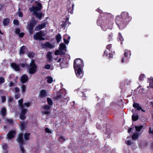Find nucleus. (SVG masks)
Wrapping results in <instances>:
<instances>
[{
  "mask_svg": "<svg viewBox=\"0 0 153 153\" xmlns=\"http://www.w3.org/2000/svg\"><path fill=\"white\" fill-rule=\"evenodd\" d=\"M131 17L126 12H122L120 16L116 17L115 22L119 29L122 30L125 28L131 20Z\"/></svg>",
  "mask_w": 153,
  "mask_h": 153,
  "instance_id": "obj_1",
  "label": "nucleus"
},
{
  "mask_svg": "<svg viewBox=\"0 0 153 153\" xmlns=\"http://www.w3.org/2000/svg\"><path fill=\"white\" fill-rule=\"evenodd\" d=\"M97 25L100 26L102 30L104 31H106L107 28H110L112 25L111 21L107 18L102 19L100 18L97 21Z\"/></svg>",
  "mask_w": 153,
  "mask_h": 153,
  "instance_id": "obj_2",
  "label": "nucleus"
},
{
  "mask_svg": "<svg viewBox=\"0 0 153 153\" xmlns=\"http://www.w3.org/2000/svg\"><path fill=\"white\" fill-rule=\"evenodd\" d=\"M42 8V6L40 3H38L37 6H33L29 8V10L30 12H33V14L35 15L36 17L38 19L40 20L43 17V13L42 12L38 13V11H40Z\"/></svg>",
  "mask_w": 153,
  "mask_h": 153,
  "instance_id": "obj_3",
  "label": "nucleus"
},
{
  "mask_svg": "<svg viewBox=\"0 0 153 153\" xmlns=\"http://www.w3.org/2000/svg\"><path fill=\"white\" fill-rule=\"evenodd\" d=\"M84 66V63L82 59L80 58L75 59L74 62V69L82 68Z\"/></svg>",
  "mask_w": 153,
  "mask_h": 153,
  "instance_id": "obj_4",
  "label": "nucleus"
},
{
  "mask_svg": "<svg viewBox=\"0 0 153 153\" xmlns=\"http://www.w3.org/2000/svg\"><path fill=\"white\" fill-rule=\"evenodd\" d=\"M29 73L30 74H34L37 71V66L34 60L32 59L29 66Z\"/></svg>",
  "mask_w": 153,
  "mask_h": 153,
  "instance_id": "obj_5",
  "label": "nucleus"
},
{
  "mask_svg": "<svg viewBox=\"0 0 153 153\" xmlns=\"http://www.w3.org/2000/svg\"><path fill=\"white\" fill-rule=\"evenodd\" d=\"M45 36L44 31L40 30L35 34L33 36V37L36 40H44L45 39L44 37Z\"/></svg>",
  "mask_w": 153,
  "mask_h": 153,
  "instance_id": "obj_6",
  "label": "nucleus"
},
{
  "mask_svg": "<svg viewBox=\"0 0 153 153\" xmlns=\"http://www.w3.org/2000/svg\"><path fill=\"white\" fill-rule=\"evenodd\" d=\"M37 22L34 19H32L30 22L29 24L28 25L27 28L30 34L32 35L34 32L33 28L36 25Z\"/></svg>",
  "mask_w": 153,
  "mask_h": 153,
  "instance_id": "obj_7",
  "label": "nucleus"
},
{
  "mask_svg": "<svg viewBox=\"0 0 153 153\" xmlns=\"http://www.w3.org/2000/svg\"><path fill=\"white\" fill-rule=\"evenodd\" d=\"M124 55L125 57L122 58L121 62H124V59H125V62H127L128 59L130 58L131 55V52L130 51L127 49H126L124 51Z\"/></svg>",
  "mask_w": 153,
  "mask_h": 153,
  "instance_id": "obj_8",
  "label": "nucleus"
},
{
  "mask_svg": "<svg viewBox=\"0 0 153 153\" xmlns=\"http://www.w3.org/2000/svg\"><path fill=\"white\" fill-rule=\"evenodd\" d=\"M75 72L77 77L79 78H81L83 76V72L82 68L74 69Z\"/></svg>",
  "mask_w": 153,
  "mask_h": 153,
  "instance_id": "obj_9",
  "label": "nucleus"
},
{
  "mask_svg": "<svg viewBox=\"0 0 153 153\" xmlns=\"http://www.w3.org/2000/svg\"><path fill=\"white\" fill-rule=\"evenodd\" d=\"M23 137V134L22 133L19 134L18 135L17 141L19 145L24 143Z\"/></svg>",
  "mask_w": 153,
  "mask_h": 153,
  "instance_id": "obj_10",
  "label": "nucleus"
},
{
  "mask_svg": "<svg viewBox=\"0 0 153 153\" xmlns=\"http://www.w3.org/2000/svg\"><path fill=\"white\" fill-rule=\"evenodd\" d=\"M74 6V4L73 2L71 3V2H70L69 4H68L67 6V8L69 12L71 14H72L73 13Z\"/></svg>",
  "mask_w": 153,
  "mask_h": 153,
  "instance_id": "obj_11",
  "label": "nucleus"
},
{
  "mask_svg": "<svg viewBox=\"0 0 153 153\" xmlns=\"http://www.w3.org/2000/svg\"><path fill=\"white\" fill-rule=\"evenodd\" d=\"M16 134V132L14 130L10 131L7 134L8 139H11L14 138Z\"/></svg>",
  "mask_w": 153,
  "mask_h": 153,
  "instance_id": "obj_12",
  "label": "nucleus"
},
{
  "mask_svg": "<svg viewBox=\"0 0 153 153\" xmlns=\"http://www.w3.org/2000/svg\"><path fill=\"white\" fill-rule=\"evenodd\" d=\"M46 24L47 23L46 22H45L41 24H39L35 27V30L36 31H39L42 28H44L45 27Z\"/></svg>",
  "mask_w": 153,
  "mask_h": 153,
  "instance_id": "obj_13",
  "label": "nucleus"
},
{
  "mask_svg": "<svg viewBox=\"0 0 153 153\" xmlns=\"http://www.w3.org/2000/svg\"><path fill=\"white\" fill-rule=\"evenodd\" d=\"M11 67L16 71H20V68L18 64L13 62L11 64Z\"/></svg>",
  "mask_w": 153,
  "mask_h": 153,
  "instance_id": "obj_14",
  "label": "nucleus"
},
{
  "mask_svg": "<svg viewBox=\"0 0 153 153\" xmlns=\"http://www.w3.org/2000/svg\"><path fill=\"white\" fill-rule=\"evenodd\" d=\"M44 108L45 110L44 113L46 115L49 114L50 113L49 111L51 108L50 106L47 105H45L44 106Z\"/></svg>",
  "mask_w": 153,
  "mask_h": 153,
  "instance_id": "obj_15",
  "label": "nucleus"
},
{
  "mask_svg": "<svg viewBox=\"0 0 153 153\" xmlns=\"http://www.w3.org/2000/svg\"><path fill=\"white\" fill-rule=\"evenodd\" d=\"M28 79V76L26 74L22 75L21 77V81L22 84H24L26 82Z\"/></svg>",
  "mask_w": 153,
  "mask_h": 153,
  "instance_id": "obj_16",
  "label": "nucleus"
},
{
  "mask_svg": "<svg viewBox=\"0 0 153 153\" xmlns=\"http://www.w3.org/2000/svg\"><path fill=\"white\" fill-rule=\"evenodd\" d=\"M47 95V92L45 90H40L39 96L41 97L44 98L46 97Z\"/></svg>",
  "mask_w": 153,
  "mask_h": 153,
  "instance_id": "obj_17",
  "label": "nucleus"
},
{
  "mask_svg": "<svg viewBox=\"0 0 153 153\" xmlns=\"http://www.w3.org/2000/svg\"><path fill=\"white\" fill-rule=\"evenodd\" d=\"M66 46L63 43H61L59 45V49L61 53H62V54H65V53L62 51L66 48Z\"/></svg>",
  "mask_w": 153,
  "mask_h": 153,
  "instance_id": "obj_18",
  "label": "nucleus"
},
{
  "mask_svg": "<svg viewBox=\"0 0 153 153\" xmlns=\"http://www.w3.org/2000/svg\"><path fill=\"white\" fill-rule=\"evenodd\" d=\"M10 19L8 18L4 19L3 21V24L4 26L8 25L10 23Z\"/></svg>",
  "mask_w": 153,
  "mask_h": 153,
  "instance_id": "obj_19",
  "label": "nucleus"
},
{
  "mask_svg": "<svg viewBox=\"0 0 153 153\" xmlns=\"http://www.w3.org/2000/svg\"><path fill=\"white\" fill-rule=\"evenodd\" d=\"M44 47L45 48L46 47H48L51 49L53 47V45H52L48 42H46L44 44Z\"/></svg>",
  "mask_w": 153,
  "mask_h": 153,
  "instance_id": "obj_20",
  "label": "nucleus"
},
{
  "mask_svg": "<svg viewBox=\"0 0 153 153\" xmlns=\"http://www.w3.org/2000/svg\"><path fill=\"white\" fill-rule=\"evenodd\" d=\"M62 96L59 92H58L56 96L54 97V99L55 100H59L62 98Z\"/></svg>",
  "mask_w": 153,
  "mask_h": 153,
  "instance_id": "obj_21",
  "label": "nucleus"
},
{
  "mask_svg": "<svg viewBox=\"0 0 153 153\" xmlns=\"http://www.w3.org/2000/svg\"><path fill=\"white\" fill-rule=\"evenodd\" d=\"M139 136V134L138 133L136 132L133 134L131 136L132 139L133 140H136L137 139Z\"/></svg>",
  "mask_w": 153,
  "mask_h": 153,
  "instance_id": "obj_22",
  "label": "nucleus"
},
{
  "mask_svg": "<svg viewBox=\"0 0 153 153\" xmlns=\"http://www.w3.org/2000/svg\"><path fill=\"white\" fill-rule=\"evenodd\" d=\"M133 106L138 110L139 111L141 109V107L139 105V104L138 103H134L133 104Z\"/></svg>",
  "mask_w": 153,
  "mask_h": 153,
  "instance_id": "obj_23",
  "label": "nucleus"
},
{
  "mask_svg": "<svg viewBox=\"0 0 153 153\" xmlns=\"http://www.w3.org/2000/svg\"><path fill=\"white\" fill-rule=\"evenodd\" d=\"M108 57L111 58H112L113 57V54L111 53H108V52L106 50H105L104 52L103 55H105L106 56H108Z\"/></svg>",
  "mask_w": 153,
  "mask_h": 153,
  "instance_id": "obj_24",
  "label": "nucleus"
},
{
  "mask_svg": "<svg viewBox=\"0 0 153 153\" xmlns=\"http://www.w3.org/2000/svg\"><path fill=\"white\" fill-rule=\"evenodd\" d=\"M118 41H120L121 42V44H122L123 43L122 42L124 41L123 37L122 36L121 33H118Z\"/></svg>",
  "mask_w": 153,
  "mask_h": 153,
  "instance_id": "obj_25",
  "label": "nucleus"
},
{
  "mask_svg": "<svg viewBox=\"0 0 153 153\" xmlns=\"http://www.w3.org/2000/svg\"><path fill=\"white\" fill-rule=\"evenodd\" d=\"M46 56L49 61H51L52 59V52L50 51L48 52L47 53Z\"/></svg>",
  "mask_w": 153,
  "mask_h": 153,
  "instance_id": "obj_26",
  "label": "nucleus"
},
{
  "mask_svg": "<svg viewBox=\"0 0 153 153\" xmlns=\"http://www.w3.org/2000/svg\"><path fill=\"white\" fill-rule=\"evenodd\" d=\"M6 109L5 107H3L1 109V114L2 116H4L6 113Z\"/></svg>",
  "mask_w": 153,
  "mask_h": 153,
  "instance_id": "obj_27",
  "label": "nucleus"
},
{
  "mask_svg": "<svg viewBox=\"0 0 153 153\" xmlns=\"http://www.w3.org/2000/svg\"><path fill=\"white\" fill-rule=\"evenodd\" d=\"M26 47L25 46H23L21 47L19 51V53L20 54H24L25 51V48Z\"/></svg>",
  "mask_w": 153,
  "mask_h": 153,
  "instance_id": "obj_28",
  "label": "nucleus"
},
{
  "mask_svg": "<svg viewBox=\"0 0 153 153\" xmlns=\"http://www.w3.org/2000/svg\"><path fill=\"white\" fill-rule=\"evenodd\" d=\"M23 99H21L18 101L19 104L20 106V108H24V105L23 104Z\"/></svg>",
  "mask_w": 153,
  "mask_h": 153,
  "instance_id": "obj_29",
  "label": "nucleus"
},
{
  "mask_svg": "<svg viewBox=\"0 0 153 153\" xmlns=\"http://www.w3.org/2000/svg\"><path fill=\"white\" fill-rule=\"evenodd\" d=\"M62 39L61 35L59 33L56 36V40L57 43L59 42Z\"/></svg>",
  "mask_w": 153,
  "mask_h": 153,
  "instance_id": "obj_30",
  "label": "nucleus"
},
{
  "mask_svg": "<svg viewBox=\"0 0 153 153\" xmlns=\"http://www.w3.org/2000/svg\"><path fill=\"white\" fill-rule=\"evenodd\" d=\"M35 53L33 51H30L28 53L27 55L30 58H33L35 56Z\"/></svg>",
  "mask_w": 153,
  "mask_h": 153,
  "instance_id": "obj_31",
  "label": "nucleus"
},
{
  "mask_svg": "<svg viewBox=\"0 0 153 153\" xmlns=\"http://www.w3.org/2000/svg\"><path fill=\"white\" fill-rule=\"evenodd\" d=\"M62 24L61 25V27L62 28H64V29L65 28V26L68 25V24L67 22H66L65 21H64V20L62 22Z\"/></svg>",
  "mask_w": 153,
  "mask_h": 153,
  "instance_id": "obj_32",
  "label": "nucleus"
},
{
  "mask_svg": "<svg viewBox=\"0 0 153 153\" xmlns=\"http://www.w3.org/2000/svg\"><path fill=\"white\" fill-rule=\"evenodd\" d=\"M30 133H25L24 135V139L25 140H28L30 138Z\"/></svg>",
  "mask_w": 153,
  "mask_h": 153,
  "instance_id": "obj_33",
  "label": "nucleus"
},
{
  "mask_svg": "<svg viewBox=\"0 0 153 153\" xmlns=\"http://www.w3.org/2000/svg\"><path fill=\"white\" fill-rule=\"evenodd\" d=\"M143 126H135V128L136 129V131L137 132H140L141 129L143 128Z\"/></svg>",
  "mask_w": 153,
  "mask_h": 153,
  "instance_id": "obj_34",
  "label": "nucleus"
},
{
  "mask_svg": "<svg viewBox=\"0 0 153 153\" xmlns=\"http://www.w3.org/2000/svg\"><path fill=\"white\" fill-rule=\"evenodd\" d=\"M47 82L48 83H51L53 81V78L51 76H48L46 77Z\"/></svg>",
  "mask_w": 153,
  "mask_h": 153,
  "instance_id": "obj_35",
  "label": "nucleus"
},
{
  "mask_svg": "<svg viewBox=\"0 0 153 153\" xmlns=\"http://www.w3.org/2000/svg\"><path fill=\"white\" fill-rule=\"evenodd\" d=\"M139 117L138 115L133 114L132 116V119L133 121H136L138 120Z\"/></svg>",
  "mask_w": 153,
  "mask_h": 153,
  "instance_id": "obj_36",
  "label": "nucleus"
},
{
  "mask_svg": "<svg viewBox=\"0 0 153 153\" xmlns=\"http://www.w3.org/2000/svg\"><path fill=\"white\" fill-rule=\"evenodd\" d=\"M24 144H22L19 145V146L20 149L22 152V153H25V151L23 147Z\"/></svg>",
  "mask_w": 153,
  "mask_h": 153,
  "instance_id": "obj_37",
  "label": "nucleus"
},
{
  "mask_svg": "<svg viewBox=\"0 0 153 153\" xmlns=\"http://www.w3.org/2000/svg\"><path fill=\"white\" fill-rule=\"evenodd\" d=\"M47 101L48 103V104L49 105H52L53 104V102L52 100L50 98H47Z\"/></svg>",
  "mask_w": 153,
  "mask_h": 153,
  "instance_id": "obj_38",
  "label": "nucleus"
},
{
  "mask_svg": "<svg viewBox=\"0 0 153 153\" xmlns=\"http://www.w3.org/2000/svg\"><path fill=\"white\" fill-rule=\"evenodd\" d=\"M19 118L20 119H21L22 120H24L26 119V118L25 115L20 113V115L19 116Z\"/></svg>",
  "mask_w": 153,
  "mask_h": 153,
  "instance_id": "obj_39",
  "label": "nucleus"
},
{
  "mask_svg": "<svg viewBox=\"0 0 153 153\" xmlns=\"http://www.w3.org/2000/svg\"><path fill=\"white\" fill-rule=\"evenodd\" d=\"M145 77V75L144 74H141L139 77V80L140 81H142L143 80Z\"/></svg>",
  "mask_w": 153,
  "mask_h": 153,
  "instance_id": "obj_40",
  "label": "nucleus"
},
{
  "mask_svg": "<svg viewBox=\"0 0 153 153\" xmlns=\"http://www.w3.org/2000/svg\"><path fill=\"white\" fill-rule=\"evenodd\" d=\"M20 66L23 68H24V67H26V68H29V65L26 63H22L20 64Z\"/></svg>",
  "mask_w": 153,
  "mask_h": 153,
  "instance_id": "obj_41",
  "label": "nucleus"
},
{
  "mask_svg": "<svg viewBox=\"0 0 153 153\" xmlns=\"http://www.w3.org/2000/svg\"><path fill=\"white\" fill-rule=\"evenodd\" d=\"M20 109L21 110V111L20 113L25 115L27 111V109L24 108Z\"/></svg>",
  "mask_w": 153,
  "mask_h": 153,
  "instance_id": "obj_42",
  "label": "nucleus"
},
{
  "mask_svg": "<svg viewBox=\"0 0 153 153\" xmlns=\"http://www.w3.org/2000/svg\"><path fill=\"white\" fill-rule=\"evenodd\" d=\"M22 91V93H25L26 91V86L24 85H22L21 87Z\"/></svg>",
  "mask_w": 153,
  "mask_h": 153,
  "instance_id": "obj_43",
  "label": "nucleus"
},
{
  "mask_svg": "<svg viewBox=\"0 0 153 153\" xmlns=\"http://www.w3.org/2000/svg\"><path fill=\"white\" fill-rule=\"evenodd\" d=\"M149 133L153 135V125H152V127L149 128Z\"/></svg>",
  "mask_w": 153,
  "mask_h": 153,
  "instance_id": "obj_44",
  "label": "nucleus"
},
{
  "mask_svg": "<svg viewBox=\"0 0 153 153\" xmlns=\"http://www.w3.org/2000/svg\"><path fill=\"white\" fill-rule=\"evenodd\" d=\"M113 34L111 32L109 34V36L108 37V42H110V41H111L113 38Z\"/></svg>",
  "mask_w": 153,
  "mask_h": 153,
  "instance_id": "obj_45",
  "label": "nucleus"
},
{
  "mask_svg": "<svg viewBox=\"0 0 153 153\" xmlns=\"http://www.w3.org/2000/svg\"><path fill=\"white\" fill-rule=\"evenodd\" d=\"M20 127L22 130H23L25 128V123L24 122H23L22 123L20 124Z\"/></svg>",
  "mask_w": 153,
  "mask_h": 153,
  "instance_id": "obj_46",
  "label": "nucleus"
},
{
  "mask_svg": "<svg viewBox=\"0 0 153 153\" xmlns=\"http://www.w3.org/2000/svg\"><path fill=\"white\" fill-rule=\"evenodd\" d=\"M1 102L2 103L4 102H6V97L4 96H1Z\"/></svg>",
  "mask_w": 153,
  "mask_h": 153,
  "instance_id": "obj_47",
  "label": "nucleus"
},
{
  "mask_svg": "<svg viewBox=\"0 0 153 153\" xmlns=\"http://www.w3.org/2000/svg\"><path fill=\"white\" fill-rule=\"evenodd\" d=\"M60 52H60V50L59 51V50H56L54 52V54L56 55L62 54V53H60Z\"/></svg>",
  "mask_w": 153,
  "mask_h": 153,
  "instance_id": "obj_48",
  "label": "nucleus"
},
{
  "mask_svg": "<svg viewBox=\"0 0 153 153\" xmlns=\"http://www.w3.org/2000/svg\"><path fill=\"white\" fill-rule=\"evenodd\" d=\"M7 122L9 124L12 125L13 124V121L12 119H7Z\"/></svg>",
  "mask_w": 153,
  "mask_h": 153,
  "instance_id": "obj_49",
  "label": "nucleus"
},
{
  "mask_svg": "<svg viewBox=\"0 0 153 153\" xmlns=\"http://www.w3.org/2000/svg\"><path fill=\"white\" fill-rule=\"evenodd\" d=\"M45 131L48 133H51V131L48 128L46 127L45 129Z\"/></svg>",
  "mask_w": 153,
  "mask_h": 153,
  "instance_id": "obj_50",
  "label": "nucleus"
},
{
  "mask_svg": "<svg viewBox=\"0 0 153 153\" xmlns=\"http://www.w3.org/2000/svg\"><path fill=\"white\" fill-rule=\"evenodd\" d=\"M20 31V29L19 28H17L16 29L15 31V33L16 34H19Z\"/></svg>",
  "mask_w": 153,
  "mask_h": 153,
  "instance_id": "obj_51",
  "label": "nucleus"
},
{
  "mask_svg": "<svg viewBox=\"0 0 153 153\" xmlns=\"http://www.w3.org/2000/svg\"><path fill=\"white\" fill-rule=\"evenodd\" d=\"M2 148L4 150H7V148L8 146L7 144H4L2 146Z\"/></svg>",
  "mask_w": 153,
  "mask_h": 153,
  "instance_id": "obj_52",
  "label": "nucleus"
},
{
  "mask_svg": "<svg viewBox=\"0 0 153 153\" xmlns=\"http://www.w3.org/2000/svg\"><path fill=\"white\" fill-rule=\"evenodd\" d=\"M4 81L5 79L4 77H0V84L4 83Z\"/></svg>",
  "mask_w": 153,
  "mask_h": 153,
  "instance_id": "obj_53",
  "label": "nucleus"
},
{
  "mask_svg": "<svg viewBox=\"0 0 153 153\" xmlns=\"http://www.w3.org/2000/svg\"><path fill=\"white\" fill-rule=\"evenodd\" d=\"M13 24L16 25H19V21L16 19H14L13 21Z\"/></svg>",
  "mask_w": 153,
  "mask_h": 153,
  "instance_id": "obj_54",
  "label": "nucleus"
},
{
  "mask_svg": "<svg viewBox=\"0 0 153 153\" xmlns=\"http://www.w3.org/2000/svg\"><path fill=\"white\" fill-rule=\"evenodd\" d=\"M112 45L111 44H109L106 47L107 49L109 50V51H110V49L111 48Z\"/></svg>",
  "mask_w": 153,
  "mask_h": 153,
  "instance_id": "obj_55",
  "label": "nucleus"
},
{
  "mask_svg": "<svg viewBox=\"0 0 153 153\" xmlns=\"http://www.w3.org/2000/svg\"><path fill=\"white\" fill-rule=\"evenodd\" d=\"M45 68L46 69H49L51 68V65L49 64H47L45 65Z\"/></svg>",
  "mask_w": 153,
  "mask_h": 153,
  "instance_id": "obj_56",
  "label": "nucleus"
},
{
  "mask_svg": "<svg viewBox=\"0 0 153 153\" xmlns=\"http://www.w3.org/2000/svg\"><path fill=\"white\" fill-rule=\"evenodd\" d=\"M20 97V95L19 93H18L17 94H16L15 95V98L16 99H17Z\"/></svg>",
  "mask_w": 153,
  "mask_h": 153,
  "instance_id": "obj_57",
  "label": "nucleus"
},
{
  "mask_svg": "<svg viewBox=\"0 0 153 153\" xmlns=\"http://www.w3.org/2000/svg\"><path fill=\"white\" fill-rule=\"evenodd\" d=\"M15 92L16 93H19V91H20V89L18 87H16L15 88Z\"/></svg>",
  "mask_w": 153,
  "mask_h": 153,
  "instance_id": "obj_58",
  "label": "nucleus"
},
{
  "mask_svg": "<svg viewBox=\"0 0 153 153\" xmlns=\"http://www.w3.org/2000/svg\"><path fill=\"white\" fill-rule=\"evenodd\" d=\"M23 105H24V106L25 105L27 106V107H28L30 106V103L29 102H25L23 104Z\"/></svg>",
  "mask_w": 153,
  "mask_h": 153,
  "instance_id": "obj_59",
  "label": "nucleus"
},
{
  "mask_svg": "<svg viewBox=\"0 0 153 153\" xmlns=\"http://www.w3.org/2000/svg\"><path fill=\"white\" fill-rule=\"evenodd\" d=\"M19 36L20 37V38H22L23 37L24 35H25V33L23 32H22V33H20L19 34Z\"/></svg>",
  "mask_w": 153,
  "mask_h": 153,
  "instance_id": "obj_60",
  "label": "nucleus"
},
{
  "mask_svg": "<svg viewBox=\"0 0 153 153\" xmlns=\"http://www.w3.org/2000/svg\"><path fill=\"white\" fill-rule=\"evenodd\" d=\"M126 144L128 146H130L131 144V143L130 140H128L126 141Z\"/></svg>",
  "mask_w": 153,
  "mask_h": 153,
  "instance_id": "obj_61",
  "label": "nucleus"
},
{
  "mask_svg": "<svg viewBox=\"0 0 153 153\" xmlns=\"http://www.w3.org/2000/svg\"><path fill=\"white\" fill-rule=\"evenodd\" d=\"M69 19V18L66 17L65 19H64V21H66V22H68V25H69L71 24V23L70 22H68Z\"/></svg>",
  "mask_w": 153,
  "mask_h": 153,
  "instance_id": "obj_62",
  "label": "nucleus"
},
{
  "mask_svg": "<svg viewBox=\"0 0 153 153\" xmlns=\"http://www.w3.org/2000/svg\"><path fill=\"white\" fill-rule=\"evenodd\" d=\"M152 82H149V86L151 88H153V79H152Z\"/></svg>",
  "mask_w": 153,
  "mask_h": 153,
  "instance_id": "obj_63",
  "label": "nucleus"
},
{
  "mask_svg": "<svg viewBox=\"0 0 153 153\" xmlns=\"http://www.w3.org/2000/svg\"><path fill=\"white\" fill-rule=\"evenodd\" d=\"M63 40L64 43L66 44H68L69 42V41L67 39H66L64 38Z\"/></svg>",
  "mask_w": 153,
  "mask_h": 153,
  "instance_id": "obj_64",
  "label": "nucleus"
}]
</instances>
